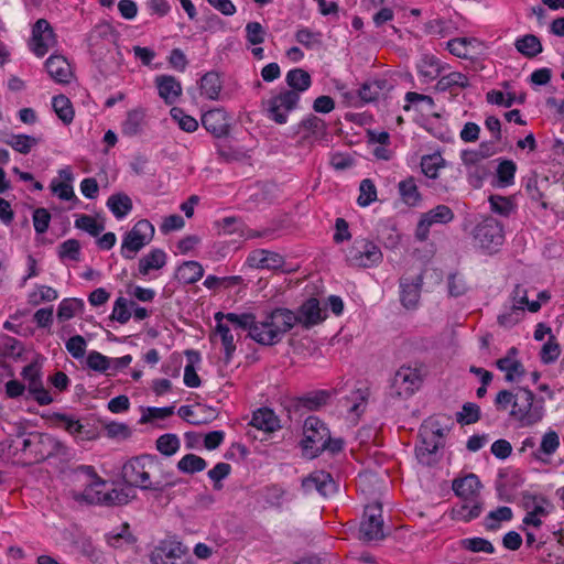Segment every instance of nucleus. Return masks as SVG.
Instances as JSON below:
<instances>
[{
	"instance_id": "nucleus-1",
	"label": "nucleus",
	"mask_w": 564,
	"mask_h": 564,
	"mask_svg": "<svg viewBox=\"0 0 564 564\" xmlns=\"http://www.w3.org/2000/svg\"><path fill=\"white\" fill-rule=\"evenodd\" d=\"M296 325L295 312L276 307L265 312L262 319L253 326L252 339L263 346H273L282 340L284 335Z\"/></svg>"
},
{
	"instance_id": "nucleus-2",
	"label": "nucleus",
	"mask_w": 564,
	"mask_h": 564,
	"mask_svg": "<svg viewBox=\"0 0 564 564\" xmlns=\"http://www.w3.org/2000/svg\"><path fill=\"white\" fill-rule=\"evenodd\" d=\"M72 474L75 477L83 475L86 478L85 489L73 495L76 501L101 506L121 505L126 501L122 492L117 489L107 492L102 490L106 486V480L97 475L93 466L79 465L72 470Z\"/></svg>"
},
{
	"instance_id": "nucleus-3",
	"label": "nucleus",
	"mask_w": 564,
	"mask_h": 564,
	"mask_svg": "<svg viewBox=\"0 0 564 564\" xmlns=\"http://www.w3.org/2000/svg\"><path fill=\"white\" fill-rule=\"evenodd\" d=\"M11 447L33 462H43L54 456L65 457L69 454L63 442L50 434L37 432L18 436L12 441Z\"/></svg>"
},
{
	"instance_id": "nucleus-4",
	"label": "nucleus",
	"mask_w": 564,
	"mask_h": 564,
	"mask_svg": "<svg viewBox=\"0 0 564 564\" xmlns=\"http://www.w3.org/2000/svg\"><path fill=\"white\" fill-rule=\"evenodd\" d=\"M544 400L536 399L535 394L528 388H517L514 405L509 415L519 423L521 427L533 426L544 416Z\"/></svg>"
},
{
	"instance_id": "nucleus-5",
	"label": "nucleus",
	"mask_w": 564,
	"mask_h": 564,
	"mask_svg": "<svg viewBox=\"0 0 564 564\" xmlns=\"http://www.w3.org/2000/svg\"><path fill=\"white\" fill-rule=\"evenodd\" d=\"M161 469V463L154 455H141L131 458L122 467L124 480L142 490H151L152 475Z\"/></svg>"
},
{
	"instance_id": "nucleus-6",
	"label": "nucleus",
	"mask_w": 564,
	"mask_h": 564,
	"mask_svg": "<svg viewBox=\"0 0 564 564\" xmlns=\"http://www.w3.org/2000/svg\"><path fill=\"white\" fill-rule=\"evenodd\" d=\"M300 102V96L293 90H281L262 100L261 108L264 116L278 124L288 122L289 113L295 110Z\"/></svg>"
},
{
	"instance_id": "nucleus-7",
	"label": "nucleus",
	"mask_w": 564,
	"mask_h": 564,
	"mask_svg": "<svg viewBox=\"0 0 564 564\" xmlns=\"http://www.w3.org/2000/svg\"><path fill=\"white\" fill-rule=\"evenodd\" d=\"M383 254L372 241L360 238L355 239L346 252V261L350 267L372 268L382 262Z\"/></svg>"
},
{
	"instance_id": "nucleus-8",
	"label": "nucleus",
	"mask_w": 564,
	"mask_h": 564,
	"mask_svg": "<svg viewBox=\"0 0 564 564\" xmlns=\"http://www.w3.org/2000/svg\"><path fill=\"white\" fill-rule=\"evenodd\" d=\"M473 239L479 248L494 252L503 243V226L491 216L485 217L475 226Z\"/></svg>"
},
{
	"instance_id": "nucleus-9",
	"label": "nucleus",
	"mask_w": 564,
	"mask_h": 564,
	"mask_svg": "<svg viewBox=\"0 0 564 564\" xmlns=\"http://www.w3.org/2000/svg\"><path fill=\"white\" fill-rule=\"evenodd\" d=\"M154 236V226L148 219L139 220L130 231H128L121 243L120 253L124 259L131 260Z\"/></svg>"
},
{
	"instance_id": "nucleus-10",
	"label": "nucleus",
	"mask_w": 564,
	"mask_h": 564,
	"mask_svg": "<svg viewBox=\"0 0 564 564\" xmlns=\"http://www.w3.org/2000/svg\"><path fill=\"white\" fill-rule=\"evenodd\" d=\"M384 536L381 503L373 502L367 505L359 527V540L372 542L382 540Z\"/></svg>"
},
{
	"instance_id": "nucleus-11",
	"label": "nucleus",
	"mask_w": 564,
	"mask_h": 564,
	"mask_svg": "<svg viewBox=\"0 0 564 564\" xmlns=\"http://www.w3.org/2000/svg\"><path fill=\"white\" fill-rule=\"evenodd\" d=\"M329 441V431L316 416H308L304 422V449L314 451V456L325 451Z\"/></svg>"
},
{
	"instance_id": "nucleus-12",
	"label": "nucleus",
	"mask_w": 564,
	"mask_h": 564,
	"mask_svg": "<svg viewBox=\"0 0 564 564\" xmlns=\"http://www.w3.org/2000/svg\"><path fill=\"white\" fill-rule=\"evenodd\" d=\"M454 219L453 210L446 205H437L421 215L416 225L415 238L423 242L429 239L430 228L435 224L446 225Z\"/></svg>"
},
{
	"instance_id": "nucleus-13",
	"label": "nucleus",
	"mask_w": 564,
	"mask_h": 564,
	"mask_svg": "<svg viewBox=\"0 0 564 564\" xmlns=\"http://www.w3.org/2000/svg\"><path fill=\"white\" fill-rule=\"evenodd\" d=\"M422 377L416 368L402 366L392 380L393 393L400 398L411 397L421 386Z\"/></svg>"
},
{
	"instance_id": "nucleus-14",
	"label": "nucleus",
	"mask_w": 564,
	"mask_h": 564,
	"mask_svg": "<svg viewBox=\"0 0 564 564\" xmlns=\"http://www.w3.org/2000/svg\"><path fill=\"white\" fill-rule=\"evenodd\" d=\"M55 44L56 35L50 22L45 19H39L32 28L31 51L37 57H43Z\"/></svg>"
},
{
	"instance_id": "nucleus-15",
	"label": "nucleus",
	"mask_w": 564,
	"mask_h": 564,
	"mask_svg": "<svg viewBox=\"0 0 564 564\" xmlns=\"http://www.w3.org/2000/svg\"><path fill=\"white\" fill-rule=\"evenodd\" d=\"M302 488L306 494L317 491L323 497L333 496L337 485L329 473L316 470L302 480Z\"/></svg>"
},
{
	"instance_id": "nucleus-16",
	"label": "nucleus",
	"mask_w": 564,
	"mask_h": 564,
	"mask_svg": "<svg viewBox=\"0 0 564 564\" xmlns=\"http://www.w3.org/2000/svg\"><path fill=\"white\" fill-rule=\"evenodd\" d=\"M203 127L216 138L226 137L229 133V118L223 109H212L202 116Z\"/></svg>"
},
{
	"instance_id": "nucleus-17",
	"label": "nucleus",
	"mask_w": 564,
	"mask_h": 564,
	"mask_svg": "<svg viewBox=\"0 0 564 564\" xmlns=\"http://www.w3.org/2000/svg\"><path fill=\"white\" fill-rule=\"evenodd\" d=\"M422 283L423 278L421 275H417L414 280L400 279V301L405 308L413 310L417 306Z\"/></svg>"
},
{
	"instance_id": "nucleus-18",
	"label": "nucleus",
	"mask_w": 564,
	"mask_h": 564,
	"mask_svg": "<svg viewBox=\"0 0 564 564\" xmlns=\"http://www.w3.org/2000/svg\"><path fill=\"white\" fill-rule=\"evenodd\" d=\"M296 324H301L304 328H311L319 324L324 317L319 307L318 300L311 297L305 301L295 313Z\"/></svg>"
},
{
	"instance_id": "nucleus-19",
	"label": "nucleus",
	"mask_w": 564,
	"mask_h": 564,
	"mask_svg": "<svg viewBox=\"0 0 564 564\" xmlns=\"http://www.w3.org/2000/svg\"><path fill=\"white\" fill-rule=\"evenodd\" d=\"M155 86L159 96L166 105H173L182 95L181 83L171 75H159L155 77Z\"/></svg>"
},
{
	"instance_id": "nucleus-20",
	"label": "nucleus",
	"mask_w": 564,
	"mask_h": 564,
	"mask_svg": "<svg viewBox=\"0 0 564 564\" xmlns=\"http://www.w3.org/2000/svg\"><path fill=\"white\" fill-rule=\"evenodd\" d=\"M248 262L259 269L278 270L284 265V258L274 251L258 249L250 253Z\"/></svg>"
},
{
	"instance_id": "nucleus-21",
	"label": "nucleus",
	"mask_w": 564,
	"mask_h": 564,
	"mask_svg": "<svg viewBox=\"0 0 564 564\" xmlns=\"http://www.w3.org/2000/svg\"><path fill=\"white\" fill-rule=\"evenodd\" d=\"M45 67L48 75L59 84H68L72 77L70 65L62 55H51L46 62Z\"/></svg>"
},
{
	"instance_id": "nucleus-22",
	"label": "nucleus",
	"mask_w": 564,
	"mask_h": 564,
	"mask_svg": "<svg viewBox=\"0 0 564 564\" xmlns=\"http://www.w3.org/2000/svg\"><path fill=\"white\" fill-rule=\"evenodd\" d=\"M469 78L465 74L452 72L437 80L435 89L441 93L448 91L452 95H457L460 90L469 87Z\"/></svg>"
},
{
	"instance_id": "nucleus-23",
	"label": "nucleus",
	"mask_w": 564,
	"mask_h": 564,
	"mask_svg": "<svg viewBox=\"0 0 564 564\" xmlns=\"http://www.w3.org/2000/svg\"><path fill=\"white\" fill-rule=\"evenodd\" d=\"M560 447V436L554 430H549L542 436L540 446L532 453V456L542 463H549L552 455Z\"/></svg>"
},
{
	"instance_id": "nucleus-24",
	"label": "nucleus",
	"mask_w": 564,
	"mask_h": 564,
	"mask_svg": "<svg viewBox=\"0 0 564 564\" xmlns=\"http://www.w3.org/2000/svg\"><path fill=\"white\" fill-rule=\"evenodd\" d=\"M516 354L517 348L512 347L506 357L498 359L496 362L498 369L506 372V380L508 382L517 381L524 375L523 365L511 357Z\"/></svg>"
},
{
	"instance_id": "nucleus-25",
	"label": "nucleus",
	"mask_w": 564,
	"mask_h": 564,
	"mask_svg": "<svg viewBox=\"0 0 564 564\" xmlns=\"http://www.w3.org/2000/svg\"><path fill=\"white\" fill-rule=\"evenodd\" d=\"M480 488V480L475 474H469L453 481L454 492L464 500H469L476 497Z\"/></svg>"
},
{
	"instance_id": "nucleus-26",
	"label": "nucleus",
	"mask_w": 564,
	"mask_h": 564,
	"mask_svg": "<svg viewBox=\"0 0 564 564\" xmlns=\"http://www.w3.org/2000/svg\"><path fill=\"white\" fill-rule=\"evenodd\" d=\"M167 256L164 250L155 248L139 259V274L145 276L152 270H160L166 264Z\"/></svg>"
},
{
	"instance_id": "nucleus-27",
	"label": "nucleus",
	"mask_w": 564,
	"mask_h": 564,
	"mask_svg": "<svg viewBox=\"0 0 564 564\" xmlns=\"http://www.w3.org/2000/svg\"><path fill=\"white\" fill-rule=\"evenodd\" d=\"M250 424L264 432H274L280 429V420L269 408H261L253 412Z\"/></svg>"
},
{
	"instance_id": "nucleus-28",
	"label": "nucleus",
	"mask_w": 564,
	"mask_h": 564,
	"mask_svg": "<svg viewBox=\"0 0 564 564\" xmlns=\"http://www.w3.org/2000/svg\"><path fill=\"white\" fill-rule=\"evenodd\" d=\"M227 319L230 324L235 326V328H240L243 330H248V336L252 339V330L253 326H257L256 316L251 313L236 314V313H227L224 314L218 312L215 314L216 322Z\"/></svg>"
},
{
	"instance_id": "nucleus-29",
	"label": "nucleus",
	"mask_w": 564,
	"mask_h": 564,
	"mask_svg": "<svg viewBox=\"0 0 564 564\" xmlns=\"http://www.w3.org/2000/svg\"><path fill=\"white\" fill-rule=\"evenodd\" d=\"M299 128L307 131L304 138H312L314 141H323L327 137V126L325 121L314 115H310L299 123Z\"/></svg>"
},
{
	"instance_id": "nucleus-30",
	"label": "nucleus",
	"mask_w": 564,
	"mask_h": 564,
	"mask_svg": "<svg viewBox=\"0 0 564 564\" xmlns=\"http://www.w3.org/2000/svg\"><path fill=\"white\" fill-rule=\"evenodd\" d=\"M105 538L109 546L113 549H126L135 543V538L130 532L128 523H123L119 529L110 531Z\"/></svg>"
},
{
	"instance_id": "nucleus-31",
	"label": "nucleus",
	"mask_w": 564,
	"mask_h": 564,
	"mask_svg": "<svg viewBox=\"0 0 564 564\" xmlns=\"http://www.w3.org/2000/svg\"><path fill=\"white\" fill-rule=\"evenodd\" d=\"M145 120V111L137 108L128 111L126 119L121 123V132L127 137H134L142 131Z\"/></svg>"
},
{
	"instance_id": "nucleus-32",
	"label": "nucleus",
	"mask_w": 564,
	"mask_h": 564,
	"mask_svg": "<svg viewBox=\"0 0 564 564\" xmlns=\"http://www.w3.org/2000/svg\"><path fill=\"white\" fill-rule=\"evenodd\" d=\"M59 176L64 178L63 182H57L53 180L51 183V189L53 194H55L62 200H70L73 198L76 199L73 186L70 182L73 180V173L69 169L59 170Z\"/></svg>"
},
{
	"instance_id": "nucleus-33",
	"label": "nucleus",
	"mask_w": 564,
	"mask_h": 564,
	"mask_svg": "<svg viewBox=\"0 0 564 564\" xmlns=\"http://www.w3.org/2000/svg\"><path fill=\"white\" fill-rule=\"evenodd\" d=\"M204 275V269L197 261H184L176 270V278L184 284H194Z\"/></svg>"
},
{
	"instance_id": "nucleus-34",
	"label": "nucleus",
	"mask_w": 564,
	"mask_h": 564,
	"mask_svg": "<svg viewBox=\"0 0 564 564\" xmlns=\"http://www.w3.org/2000/svg\"><path fill=\"white\" fill-rule=\"evenodd\" d=\"M398 187L401 199L404 204L411 207H415L421 203L422 196L419 192V187L414 177L410 176L401 181Z\"/></svg>"
},
{
	"instance_id": "nucleus-35",
	"label": "nucleus",
	"mask_w": 564,
	"mask_h": 564,
	"mask_svg": "<svg viewBox=\"0 0 564 564\" xmlns=\"http://www.w3.org/2000/svg\"><path fill=\"white\" fill-rule=\"evenodd\" d=\"M189 551L186 546H184L182 543L180 542H170L167 544H164L163 546L161 547H158L155 549L152 554H151V557L150 560L151 561H162L163 560H180V557L183 555V554H188Z\"/></svg>"
},
{
	"instance_id": "nucleus-36",
	"label": "nucleus",
	"mask_w": 564,
	"mask_h": 564,
	"mask_svg": "<svg viewBox=\"0 0 564 564\" xmlns=\"http://www.w3.org/2000/svg\"><path fill=\"white\" fill-rule=\"evenodd\" d=\"M285 82L291 88L290 90L296 91L299 96L301 93L307 90L312 84L311 75L302 68L289 70Z\"/></svg>"
},
{
	"instance_id": "nucleus-37",
	"label": "nucleus",
	"mask_w": 564,
	"mask_h": 564,
	"mask_svg": "<svg viewBox=\"0 0 564 564\" xmlns=\"http://www.w3.org/2000/svg\"><path fill=\"white\" fill-rule=\"evenodd\" d=\"M216 332L220 336L221 345L224 347V361L228 365L236 351L235 336L230 327L221 321L217 322Z\"/></svg>"
},
{
	"instance_id": "nucleus-38",
	"label": "nucleus",
	"mask_w": 564,
	"mask_h": 564,
	"mask_svg": "<svg viewBox=\"0 0 564 564\" xmlns=\"http://www.w3.org/2000/svg\"><path fill=\"white\" fill-rule=\"evenodd\" d=\"M221 90L219 75L215 72L206 73L200 78V93L210 100H217Z\"/></svg>"
},
{
	"instance_id": "nucleus-39",
	"label": "nucleus",
	"mask_w": 564,
	"mask_h": 564,
	"mask_svg": "<svg viewBox=\"0 0 564 564\" xmlns=\"http://www.w3.org/2000/svg\"><path fill=\"white\" fill-rule=\"evenodd\" d=\"M107 206L116 218L121 219L131 212L132 200L126 194H113L108 198Z\"/></svg>"
},
{
	"instance_id": "nucleus-40",
	"label": "nucleus",
	"mask_w": 564,
	"mask_h": 564,
	"mask_svg": "<svg viewBox=\"0 0 564 564\" xmlns=\"http://www.w3.org/2000/svg\"><path fill=\"white\" fill-rule=\"evenodd\" d=\"M50 420L53 421L56 426L64 429L70 435L77 436L83 433L84 425L73 415L54 412L50 416Z\"/></svg>"
},
{
	"instance_id": "nucleus-41",
	"label": "nucleus",
	"mask_w": 564,
	"mask_h": 564,
	"mask_svg": "<svg viewBox=\"0 0 564 564\" xmlns=\"http://www.w3.org/2000/svg\"><path fill=\"white\" fill-rule=\"evenodd\" d=\"M367 399L368 393L361 389H357L352 391L350 395L345 397L341 403L347 408L349 413L359 416L366 409Z\"/></svg>"
},
{
	"instance_id": "nucleus-42",
	"label": "nucleus",
	"mask_w": 564,
	"mask_h": 564,
	"mask_svg": "<svg viewBox=\"0 0 564 564\" xmlns=\"http://www.w3.org/2000/svg\"><path fill=\"white\" fill-rule=\"evenodd\" d=\"M514 46L518 52L527 57H534L543 50L539 37L533 34H527L522 37H519L516 41Z\"/></svg>"
},
{
	"instance_id": "nucleus-43",
	"label": "nucleus",
	"mask_w": 564,
	"mask_h": 564,
	"mask_svg": "<svg viewBox=\"0 0 564 564\" xmlns=\"http://www.w3.org/2000/svg\"><path fill=\"white\" fill-rule=\"evenodd\" d=\"M417 72L425 82H431L437 78L441 74V65L436 57L425 55L417 64Z\"/></svg>"
},
{
	"instance_id": "nucleus-44",
	"label": "nucleus",
	"mask_w": 564,
	"mask_h": 564,
	"mask_svg": "<svg viewBox=\"0 0 564 564\" xmlns=\"http://www.w3.org/2000/svg\"><path fill=\"white\" fill-rule=\"evenodd\" d=\"M52 106L57 117L65 123L69 124L74 119V108L70 100L65 95L53 97Z\"/></svg>"
},
{
	"instance_id": "nucleus-45",
	"label": "nucleus",
	"mask_w": 564,
	"mask_h": 564,
	"mask_svg": "<svg viewBox=\"0 0 564 564\" xmlns=\"http://www.w3.org/2000/svg\"><path fill=\"white\" fill-rule=\"evenodd\" d=\"M185 354L189 364L184 368V383L189 388H197L200 386V379L196 372L194 364L199 362V352L196 350H186Z\"/></svg>"
},
{
	"instance_id": "nucleus-46",
	"label": "nucleus",
	"mask_w": 564,
	"mask_h": 564,
	"mask_svg": "<svg viewBox=\"0 0 564 564\" xmlns=\"http://www.w3.org/2000/svg\"><path fill=\"white\" fill-rule=\"evenodd\" d=\"M330 395L329 391L318 390L299 398V405L310 411H315L325 405Z\"/></svg>"
},
{
	"instance_id": "nucleus-47",
	"label": "nucleus",
	"mask_w": 564,
	"mask_h": 564,
	"mask_svg": "<svg viewBox=\"0 0 564 564\" xmlns=\"http://www.w3.org/2000/svg\"><path fill=\"white\" fill-rule=\"evenodd\" d=\"M159 477L152 479L151 491L163 492L165 489L174 487L182 482V479L177 478L173 470H164L161 465V469L156 470Z\"/></svg>"
},
{
	"instance_id": "nucleus-48",
	"label": "nucleus",
	"mask_w": 564,
	"mask_h": 564,
	"mask_svg": "<svg viewBox=\"0 0 564 564\" xmlns=\"http://www.w3.org/2000/svg\"><path fill=\"white\" fill-rule=\"evenodd\" d=\"M442 446L440 441L434 438H423L421 444L416 446L415 453L417 459L426 465H430L433 462V455L437 452V449Z\"/></svg>"
},
{
	"instance_id": "nucleus-49",
	"label": "nucleus",
	"mask_w": 564,
	"mask_h": 564,
	"mask_svg": "<svg viewBox=\"0 0 564 564\" xmlns=\"http://www.w3.org/2000/svg\"><path fill=\"white\" fill-rule=\"evenodd\" d=\"M512 517L513 512L511 508L506 506L498 507L496 510H492L488 513L485 519V527L489 531H496L500 527V521H510Z\"/></svg>"
},
{
	"instance_id": "nucleus-50",
	"label": "nucleus",
	"mask_w": 564,
	"mask_h": 564,
	"mask_svg": "<svg viewBox=\"0 0 564 564\" xmlns=\"http://www.w3.org/2000/svg\"><path fill=\"white\" fill-rule=\"evenodd\" d=\"M517 165L511 160H502L497 167L496 175L498 184L501 187H507L513 184Z\"/></svg>"
},
{
	"instance_id": "nucleus-51",
	"label": "nucleus",
	"mask_w": 564,
	"mask_h": 564,
	"mask_svg": "<svg viewBox=\"0 0 564 564\" xmlns=\"http://www.w3.org/2000/svg\"><path fill=\"white\" fill-rule=\"evenodd\" d=\"M206 460L195 454H186L177 463L178 470L185 474H195L202 471L206 468Z\"/></svg>"
},
{
	"instance_id": "nucleus-52",
	"label": "nucleus",
	"mask_w": 564,
	"mask_h": 564,
	"mask_svg": "<svg viewBox=\"0 0 564 564\" xmlns=\"http://www.w3.org/2000/svg\"><path fill=\"white\" fill-rule=\"evenodd\" d=\"M460 546L473 553H488L492 554L495 552V547L492 543L484 538H467L460 541Z\"/></svg>"
},
{
	"instance_id": "nucleus-53",
	"label": "nucleus",
	"mask_w": 564,
	"mask_h": 564,
	"mask_svg": "<svg viewBox=\"0 0 564 564\" xmlns=\"http://www.w3.org/2000/svg\"><path fill=\"white\" fill-rule=\"evenodd\" d=\"M180 438L176 434L167 433L156 440V449L164 456H172L180 449Z\"/></svg>"
},
{
	"instance_id": "nucleus-54",
	"label": "nucleus",
	"mask_w": 564,
	"mask_h": 564,
	"mask_svg": "<svg viewBox=\"0 0 564 564\" xmlns=\"http://www.w3.org/2000/svg\"><path fill=\"white\" fill-rule=\"evenodd\" d=\"M377 200V188L370 178H365L359 185V196L357 203L361 207H367Z\"/></svg>"
},
{
	"instance_id": "nucleus-55",
	"label": "nucleus",
	"mask_w": 564,
	"mask_h": 564,
	"mask_svg": "<svg viewBox=\"0 0 564 564\" xmlns=\"http://www.w3.org/2000/svg\"><path fill=\"white\" fill-rule=\"evenodd\" d=\"M296 41L308 50L318 48L322 46V34L313 32L307 28L297 30L295 34Z\"/></svg>"
},
{
	"instance_id": "nucleus-56",
	"label": "nucleus",
	"mask_w": 564,
	"mask_h": 564,
	"mask_svg": "<svg viewBox=\"0 0 564 564\" xmlns=\"http://www.w3.org/2000/svg\"><path fill=\"white\" fill-rule=\"evenodd\" d=\"M171 117L178 123V127L186 132H194L198 128L197 120L184 112L182 108L173 107L170 111Z\"/></svg>"
},
{
	"instance_id": "nucleus-57",
	"label": "nucleus",
	"mask_w": 564,
	"mask_h": 564,
	"mask_svg": "<svg viewBox=\"0 0 564 564\" xmlns=\"http://www.w3.org/2000/svg\"><path fill=\"white\" fill-rule=\"evenodd\" d=\"M75 227L88 232L93 237H97L104 229V224L98 223L89 215H79L75 220Z\"/></svg>"
},
{
	"instance_id": "nucleus-58",
	"label": "nucleus",
	"mask_w": 564,
	"mask_h": 564,
	"mask_svg": "<svg viewBox=\"0 0 564 564\" xmlns=\"http://www.w3.org/2000/svg\"><path fill=\"white\" fill-rule=\"evenodd\" d=\"M6 143L12 147L15 151L22 154H28L31 149L37 144V140L34 137L26 134L12 135Z\"/></svg>"
},
{
	"instance_id": "nucleus-59",
	"label": "nucleus",
	"mask_w": 564,
	"mask_h": 564,
	"mask_svg": "<svg viewBox=\"0 0 564 564\" xmlns=\"http://www.w3.org/2000/svg\"><path fill=\"white\" fill-rule=\"evenodd\" d=\"M443 158L438 154L423 156L421 161L423 174L429 178H436L438 170L443 166Z\"/></svg>"
},
{
	"instance_id": "nucleus-60",
	"label": "nucleus",
	"mask_w": 564,
	"mask_h": 564,
	"mask_svg": "<svg viewBox=\"0 0 564 564\" xmlns=\"http://www.w3.org/2000/svg\"><path fill=\"white\" fill-rule=\"evenodd\" d=\"M489 204L494 213L505 217L510 216L516 208L514 204L511 202L510 198L499 195H491L489 197Z\"/></svg>"
},
{
	"instance_id": "nucleus-61",
	"label": "nucleus",
	"mask_w": 564,
	"mask_h": 564,
	"mask_svg": "<svg viewBox=\"0 0 564 564\" xmlns=\"http://www.w3.org/2000/svg\"><path fill=\"white\" fill-rule=\"evenodd\" d=\"M480 419V408L473 402L463 405L460 412L456 413V421L460 424H474Z\"/></svg>"
},
{
	"instance_id": "nucleus-62",
	"label": "nucleus",
	"mask_w": 564,
	"mask_h": 564,
	"mask_svg": "<svg viewBox=\"0 0 564 564\" xmlns=\"http://www.w3.org/2000/svg\"><path fill=\"white\" fill-rule=\"evenodd\" d=\"M130 308V302L126 297L120 296L115 301L110 318L120 324H126L131 317Z\"/></svg>"
},
{
	"instance_id": "nucleus-63",
	"label": "nucleus",
	"mask_w": 564,
	"mask_h": 564,
	"mask_svg": "<svg viewBox=\"0 0 564 564\" xmlns=\"http://www.w3.org/2000/svg\"><path fill=\"white\" fill-rule=\"evenodd\" d=\"M58 296L57 291L47 285H40L36 291L29 294L31 305H40L42 302H52Z\"/></svg>"
},
{
	"instance_id": "nucleus-64",
	"label": "nucleus",
	"mask_w": 564,
	"mask_h": 564,
	"mask_svg": "<svg viewBox=\"0 0 564 564\" xmlns=\"http://www.w3.org/2000/svg\"><path fill=\"white\" fill-rule=\"evenodd\" d=\"M386 80H373L365 83L359 90L360 98L367 102L378 99L382 89L386 87Z\"/></svg>"
}]
</instances>
